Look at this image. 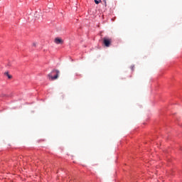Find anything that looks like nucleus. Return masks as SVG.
<instances>
[{
	"label": "nucleus",
	"instance_id": "obj_9",
	"mask_svg": "<svg viewBox=\"0 0 182 182\" xmlns=\"http://www.w3.org/2000/svg\"><path fill=\"white\" fill-rule=\"evenodd\" d=\"M104 2H105V5H106V0H104Z\"/></svg>",
	"mask_w": 182,
	"mask_h": 182
},
{
	"label": "nucleus",
	"instance_id": "obj_5",
	"mask_svg": "<svg viewBox=\"0 0 182 182\" xmlns=\"http://www.w3.org/2000/svg\"><path fill=\"white\" fill-rule=\"evenodd\" d=\"M100 2H102V0H95V3L97 5H99V4H100Z\"/></svg>",
	"mask_w": 182,
	"mask_h": 182
},
{
	"label": "nucleus",
	"instance_id": "obj_7",
	"mask_svg": "<svg viewBox=\"0 0 182 182\" xmlns=\"http://www.w3.org/2000/svg\"><path fill=\"white\" fill-rule=\"evenodd\" d=\"M8 66H12V64H11V63H9Z\"/></svg>",
	"mask_w": 182,
	"mask_h": 182
},
{
	"label": "nucleus",
	"instance_id": "obj_3",
	"mask_svg": "<svg viewBox=\"0 0 182 182\" xmlns=\"http://www.w3.org/2000/svg\"><path fill=\"white\" fill-rule=\"evenodd\" d=\"M55 43H56L57 45H60V43H63V41H62V39L59 38H56L55 39Z\"/></svg>",
	"mask_w": 182,
	"mask_h": 182
},
{
	"label": "nucleus",
	"instance_id": "obj_8",
	"mask_svg": "<svg viewBox=\"0 0 182 182\" xmlns=\"http://www.w3.org/2000/svg\"><path fill=\"white\" fill-rule=\"evenodd\" d=\"M134 70V67H132V70Z\"/></svg>",
	"mask_w": 182,
	"mask_h": 182
},
{
	"label": "nucleus",
	"instance_id": "obj_1",
	"mask_svg": "<svg viewBox=\"0 0 182 182\" xmlns=\"http://www.w3.org/2000/svg\"><path fill=\"white\" fill-rule=\"evenodd\" d=\"M60 73V71L58 70H53L48 75L49 80H56L59 77Z\"/></svg>",
	"mask_w": 182,
	"mask_h": 182
},
{
	"label": "nucleus",
	"instance_id": "obj_6",
	"mask_svg": "<svg viewBox=\"0 0 182 182\" xmlns=\"http://www.w3.org/2000/svg\"><path fill=\"white\" fill-rule=\"evenodd\" d=\"M33 46H36V43H33Z\"/></svg>",
	"mask_w": 182,
	"mask_h": 182
},
{
	"label": "nucleus",
	"instance_id": "obj_2",
	"mask_svg": "<svg viewBox=\"0 0 182 182\" xmlns=\"http://www.w3.org/2000/svg\"><path fill=\"white\" fill-rule=\"evenodd\" d=\"M103 44L105 45V46H106V48H109L112 45V40L111 38L109 37H105L103 39Z\"/></svg>",
	"mask_w": 182,
	"mask_h": 182
},
{
	"label": "nucleus",
	"instance_id": "obj_4",
	"mask_svg": "<svg viewBox=\"0 0 182 182\" xmlns=\"http://www.w3.org/2000/svg\"><path fill=\"white\" fill-rule=\"evenodd\" d=\"M4 75H6L9 79H12V75H9V73L6 72Z\"/></svg>",
	"mask_w": 182,
	"mask_h": 182
}]
</instances>
